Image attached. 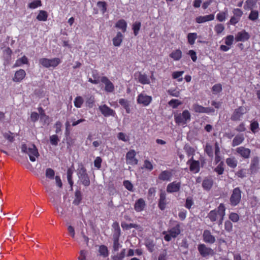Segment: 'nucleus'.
Instances as JSON below:
<instances>
[{
    "label": "nucleus",
    "instance_id": "1",
    "mask_svg": "<svg viewBox=\"0 0 260 260\" xmlns=\"http://www.w3.org/2000/svg\"><path fill=\"white\" fill-rule=\"evenodd\" d=\"M21 151L28 155L29 159L31 161H35L36 157H38L39 156L38 149L34 144L28 146L26 144H22L21 146Z\"/></svg>",
    "mask_w": 260,
    "mask_h": 260
},
{
    "label": "nucleus",
    "instance_id": "2",
    "mask_svg": "<svg viewBox=\"0 0 260 260\" xmlns=\"http://www.w3.org/2000/svg\"><path fill=\"white\" fill-rule=\"evenodd\" d=\"M167 232L164 231L162 234L165 235L164 239L166 241H170L172 238H176L181 233L180 224L177 222V224Z\"/></svg>",
    "mask_w": 260,
    "mask_h": 260
},
{
    "label": "nucleus",
    "instance_id": "3",
    "mask_svg": "<svg viewBox=\"0 0 260 260\" xmlns=\"http://www.w3.org/2000/svg\"><path fill=\"white\" fill-rule=\"evenodd\" d=\"M190 114L187 110H185L182 113H178L174 115L176 123L179 125H184L190 120Z\"/></svg>",
    "mask_w": 260,
    "mask_h": 260
},
{
    "label": "nucleus",
    "instance_id": "4",
    "mask_svg": "<svg viewBox=\"0 0 260 260\" xmlns=\"http://www.w3.org/2000/svg\"><path fill=\"white\" fill-rule=\"evenodd\" d=\"M77 174L82 184L85 186L90 185V179L86 173V169L82 164L79 166Z\"/></svg>",
    "mask_w": 260,
    "mask_h": 260
},
{
    "label": "nucleus",
    "instance_id": "5",
    "mask_svg": "<svg viewBox=\"0 0 260 260\" xmlns=\"http://www.w3.org/2000/svg\"><path fill=\"white\" fill-rule=\"evenodd\" d=\"M222 210L223 213L225 212V208L223 204H220L217 209L211 210L208 214V217L211 221L215 222L218 220L220 217V212Z\"/></svg>",
    "mask_w": 260,
    "mask_h": 260
},
{
    "label": "nucleus",
    "instance_id": "6",
    "mask_svg": "<svg viewBox=\"0 0 260 260\" xmlns=\"http://www.w3.org/2000/svg\"><path fill=\"white\" fill-rule=\"evenodd\" d=\"M61 61L59 58H54L52 59H48L46 58H41L39 60V63L45 68H55L60 63Z\"/></svg>",
    "mask_w": 260,
    "mask_h": 260
},
{
    "label": "nucleus",
    "instance_id": "7",
    "mask_svg": "<svg viewBox=\"0 0 260 260\" xmlns=\"http://www.w3.org/2000/svg\"><path fill=\"white\" fill-rule=\"evenodd\" d=\"M242 191L239 187H236L233 190L230 199L231 205L233 206H237L241 201Z\"/></svg>",
    "mask_w": 260,
    "mask_h": 260
},
{
    "label": "nucleus",
    "instance_id": "8",
    "mask_svg": "<svg viewBox=\"0 0 260 260\" xmlns=\"http://www.w3.org/2000/svg\"><path fill=\"white\" fill-rule=\"evenodd\" d=\"M198 250L200 255L203 257H207L214 254V250L211 248L207 247L205 244H199Z\"/></svg>",
    "mask_w": 260,
    "mask_h": 260
},
{
    "label": "nucleus",
    "instance_id": "9",
    "mask_svg": "<svg viewBox=\"0 0 260 260\" xmlns=\"http://www.w3.org/2000/svg\"><path fill=\"white\" fill-rule=\"evenodd\" d=\"M246 112V109L244 107L241 106L235 110L231 116V119L233 121L240 120L244 114Z\"/></svg>",
    "mask_w": 260,
    "mask_h": 260
},
{
    "label": "nucleus",
    "instance_id": "10",
    "mask_svg": "<svg viewBox=\"0 0 260 260\" xmlns=\"http://www.w3.org/2000/svg\"><path fill=\"white\" fill-rule=\"evenodd\" d=\"M137 101L138 104H142L144 106H147L151 102L152 97L144 93H141L138 96Z\"/></svg>",
    "mask_w": 260,
    "mask_h": 260
},
{
    "label": "nucleus",
    "instance_id": "11",
    "mask_svg": "<svg viewBox=\"0 0 260 260\" xmlns=\"http://www.w3.org/2000/svg\"><path fill=\"white\" fill-rule=\"evenodd\" d=\"M99 109L105 117L114 116L115 112L106 104L99 106Z\"/></svg>",
    "mask_w": 260,
    "mask_h": 260
},
{
    "label": "nucleus",
    "instance_id": "12",
    "mask_svg": "<svg viewBox=\"0 0 260 260\" xmlns=\"http://www.w3.org/2000/svg\"><path fill=\"white\" fill-rule=\"evenodd\" d=\"M187 165H189V170L193 173H197L200 170V162L199 160H195L193 157L189 159L187 162Z\"/></svg>",
    "mask_w": 260,
    "mask_h": 260
},
{
    "label": "nucleus",
    "instance_id": "13",
    "mask_svg": "<svg viewBox=\"0 0 260 260\" xmlns=\"http://www.w3.org/2000/svg\"><path fill=\"white\" fill-rule=\"evenodd\" d=\"M202 237L203 241L206 243L212 244L216 241V238L215 236L211 234L209 230H204Z\"/></svg>",
    "mask_w": 260,
    "mask_h": 260
},
{
    "label": "nucleus",
    "instance_id": "14",
    "mask_svg": "<svg viewBox=\"0 0 260 260\" xmlns=\"http://www.w3.org/2000/svg\"><path fill=\"white\" fill-rule=\"evenodd\" d=\"M136 152L134 150L128 151L126 155V162L132 165H136L138 163V160L135 158Z\"/></svg>",
    "mask_w": 260,
    "mask_h": 260
},
{
    "label": "nucleus",
    "instance_id": "15",
    "mask_svg": "<svg viewBox=\"0 0 260 260\" xmlns=\"http://www.w3.org/2000/svg\"><path fill=\"white\" fill-rule=\"evenodd\" d=\"M236 152L243 158H248L250 156L251 150L249 148L241 146L236 149Z\"/></svg>",
    "mask_w": 260,
    "mask_h": 260
},
{
    "label": "nucleus",
    "instance_id": "16",
    "mask_svg": "<svg viewBox=\"0 0 260 260\" xmlns=\"http://www.w3.org/2000/svg\"><path fill=\"white\" fill-rule=\"evenodd\" d=\"M181 187V183L174 181L169 183L167 186V191L169 193L178 192Z\"/></svg>",
    "mask_w": 260,
    "mask_h": 260
},
{
    "label": "nucleus",
    "instance_id": "17",
    "mask_svg": "<svg viewBox=\"0 0 260 260\" xmlns=\"http://www.w3.org/2000/svg\"><path fill=\"white\" fill-rule=\"evenodd\" d=\"M259 159L257 157H254L251 161L249 171L251 174H255L258 170Z\"/></svg>",
    "mask_w": 260,
    "mask_h": 260
},
{
    "label": "nucleus",
    "instance_id": "18",
    "mask_svg": "<svg viewBox=\"0 0 260 260\" xmlns=\"http://www.w3.org/2000/svg\"><path fill=\"white\" fill-rule=\"evenodd\" d=\"M250 38L249 34L245 30L238 32L236 37L235 40L237 42H245L248 40Z\"/></svg>",
    "mask_w": 260,
    "mask_h": 260
},
{
    "label": "nucleus",
    "instance_id": "19",
    "mask_svg": "<svg viewBox=\"0 0 260 260\" xmlns=\"http://www.w3.org/2000/svg\"><path fill=\"white\" fill-rule=\"evenodd\" d=\"M173 176L171 171L165 170L162 171L158 175V179L162 181H170Z\"/></svg>",
    "mask_w": 260,
    "mask_h": 260
},
{
    "label": "nucleus",
    "instance_id": "20",
    "mask_svg": "<svg viewBox=\"0 0 260 260\" xmlns=\"http://www.w3.org/2000/svg\"><path fill=\"white\" fill-rule=\"evenodd\" d=\"M101 82L105 85V90L108 92H112L114 89L113 83L106 77H103L101 78Z\"/></svg>",
    "mask_w": 260,
    "mask_h": 260
},
{
    "label": "nucleus",
    "instance_id": "21",
    "mask_svg": "<svg viewBox=\"0 0 260 260\" xmlns=\"http://www.w3.org/2000/svg\"><path fill=\"white\" fill-rule=\"evenodd\" d=\"M214 19V15L210 14L206 16H200L196 18V21L198 23H202Z\"/></svg>",
    "mask_w": 260,
    "mask_h": 260
},
{
    "label": "nucleus",
    "instance_id": "22",
    "mask_svg": "<svg viewBox=\"0 0 260 260\" xmlns=\"http://www.w3.org/2000/svg\"><path fill=\"white\" fill-rule=\"evenodd\" d=\"M159 208L164 210L166 206V194L164 191H161L158 204Z\"/></svg>",
    "mask_w": 260,
    "mask_h": 260
},
{
    "label": "nucleus",
    "instance_id": "23",
    "mask_svg": "<svg viewBox=\"0 0 260 260\" xmlns=\"http://www.w3.org/2000/svg\"><path fill=\"white\" fill-rule=\"evenodd\" d=\"M26 75L25 72L24 70L20 69L16 72L13 80L16 82H19L22 81Z\"/></svg>",
    "mask_w": 260,
    "mask_h": 260
},
{
    "label": "nucleus",
    "instance_id": "24",
    "mask_svg": "<svg viewBox=\"0 0 260 260\" xmlns=\"http://www.w3.org/2000/svg\"><path fill=\"white\" fill-rule=\"evenodd\" d=\"M145 206V203L144 200L140 198L136 202L134 205V209L137 212H141L143 210Z\"/></svg>",
    "mask_w": 260,
    "mask_h": 260
},
{
    "label": "nucleus",
    "instance_id": "25",
    "mask_svg": "<svg viewBox=\"0 0 260 260\" xmlns=\"http://www.w3.org/2000/svg\"><path fill=\"white\" fill-rule=\"evenodd\" d=\"M245 138L243 134H238L236 135L232 141V146L235 147L242 144Z\"/></svg>",
    "mask_w": 260,
    "mask_h": 260
},
{
    "label": "nucleus",
    "instance_id": "26",
    "mask_svg": "<svg viewBox=\"0 0 260 260\" xmlns=\"http://www.w3.org/2000/svg\"><path fill=\"white\" fill-rule=\"evenodd\" d=\"M213 181L211 178H205L202 183L203 188L206 190H209L212 187Z\"/></svg>",
    "mask_w": 260,
    "mask_h": 260
},
{
    "label": "nucleus",
    "instance_id": "27",
    "mask_svg": "<svg viewBox=\"0 0 260 260\" xmlns=\"http://www.w3.org/2000/svg\"><path fill=\"white\" fill-rule=\"evenodd\" d=\"M257 0H246L244 5V9L246 10H252L255 7Z\"/></svg>",
    "mask_w": 260,
    "mask_h": 260
},
{
    "label": "nucleus",
    "instance_id": "28",
    "mask_svg": "<svg viewBox=\"0 0 260 260\" xmlns=\"http://www.w3.org/2000/svg\"><path fill=\"white\" fill-rule=\"evenodd\" d=\"M123 36L120 32H118L116 37L113 39V44L115 46H119L123 40Z\"/></svg>",
    "mask_w": 260,
    "mask_h": 260
},
{
    "label": "nucleus",
    "instance_id": "29",
    "mask_svg": "<svg viewBox=\"0 0 260 260\" xmlns=\"http://www.w3.org/2000/svg\"><path fill=\"white\" fill-rule=\"evenodd\" d=\"M28 63V60L27 58L24 55L21 58H20L16 60L15 63L13 65V68H16L18 67H20L22 64H27Z\"/></svg>",
    "mask_w": 260,
    "mask_h": 260
},
{
    "label": "nucleus",
    "instance_id": "30",
    "mask_svg": "<svg viewBox=\"0 0 260 260\" xmlns=\"http://www.w3.org/2000/svg\"><path fill=\"white\" fill-rule=\"evenodd\" d=\"M170 57L174 60H179L182 57V52L179 49L175 50L170 54Z\"/></svg>",
    "mask_w": 260,
    "mask_h": 260
},
{
    "label": "nucleus",
    "instance_id": "31",
    "mask_svg": "<svg viewBox=\"0 0 260 260\" xmlns=\"http://www.w3.org/2000/svg\"><path fill=\"white\" fill-rule=\"evenodd\" d=\"M119 103L125 109L127 113H130L129 104L127 100L125 99H120L119 100Z\"/></svg>",
    "mask_w": 260,
    "mask_h": 260
},
{
    "label": "nucleus",
    "instance_id": "32",
    "mask_svg": "<svg viewBox=\"0 0 260 260\" xmlns=\"http://www.w3.org/2000/svg\"><path fill=\"white\" fill-rule=\"evenodd\" d=\"M225 161L227 165L231 168H235L237 166V160L234 157L226 158Z\"/></svg>",
    "mask_w": 260,
    "mask_h": 260
},
{
    "label": "nucleus",
    "instance_id": "33",
    "mask_svg": "<svg viewBox=\"0 0 260 260\" xmlns=\"http://www.w3.org/2000/svg\"><path fill=\"white\" fill-rule=\"evenodd\" d=\"M115 26L121 29L123 32H125L126 30L127 23L124 20L121 19L117 22Z\"/></svg>",
    "mask_w": 260,
    "mask_h": 260
},
{
    "label": "nucleus",
    "instance_id": "34",
    "mask_svg": "<svg viewBox=\"0 0 260 260\" xmlns=\"http://www.w3.org/2000/svg\"><path fill=\"white\" fill-rule=\"evenodd\" d=\"M138 80L142 84H148L150 83V80L148 76L145 74L140 73L138 76Z\"/></svg>",
    "mask_w": 260,
    "mask_h": 260
},
{
    "label": "nucleus",
    "instance_id": "35",
    "mask_svg": "<svg viewBox=\"0 0 260 260\" xmlns=\"http://www.w3.org/2000/svg\"><path fill=\"white\" fill-rule=\"evenodd\" d=\"M125 249H123L120 253L112 256L113 260H123L125 256Z\"/></svg>",
    "mask_w": 260,
    "mask_h": 260
},
{
    "label": "nucleus",
    "instance_id": "36",
    "mask_svg": "<svg viewBox=\"0 0 260 260\" xmlns=\"http://www.w3.org/2000/svg\"><path fill=\"white\" fill-rule=\"evenodd\" d=\"M48 17L47 13L46 11L41 10L37 17V19L39 21H46Z\"/></svg>",
    "mask_w": 260,
    "mask_h": 260
},
{
    "label": "nucleus",
    "instance_id": "37",
    "mask_svg": "<svg viewBox=\"0 0 260 260\" xmlns=\"http://www.w3.org/2000/svg\"><path fill=\"white\" fill-rule=\"evenodd\" d=\"M228 9H226L224 12L219 13L216 16L217 19L220 22L224 21L226 19V16L228 15Z\"/></svg>",
    "mask_w": 260,
    "mask_h": 260
},
{
    "label": "nucleus",
    "instance_id": "38",
    "mask_svg": "<svg viewBox=\"0 0 260 260\" xmlns=\"http://www.w3.org/2000/svg\"><path fill=\"white\" fill-rule=\"evenodd\" d=\"M258 18V12L257 10H251L248 16V19L251 21H255Z\"/></svg>",
    "mask_w": 260,
    "mask_h": 260
},
{
    "label": "nucleus",
    "instance_id": "39",
    "mask_svg": "<svg viewBox=\"0 0 260 260\" xmlns=\"http://www.w3.org/2000/svg\"><path fill=\"white\" fill-rule=\"evenodd\" d=\"M73 174V170L71 168H69L67 170V179L69 183L71 186V189H72V186L73 185V181L72 180V175Z\"/></svg>",
    "mask_w": 260,
    "mask_h": 260
},
{
    "label": "nucleus",
    "instance_id": "40",
    "mask_svg": "<svg viewBox=\"0 0 260 260\" xmlns=\"http://www.w3.org/2000/svg\"><path fill=\"white\" fill-rule=\"evenodd\" d=\"M84 102L83 99L80 96H77L74 100V105L77 108H81Z\"/></svg>",
    "mask_w": 260,
    "mask_h": 260
},
{
    "label": "nucleus",
    "instance_id": "41",
    "mask_svg": "<svg viewBox=\"0 0 260 260\" xmlns=\"http://www.w3.org/2000/svg\"><path fill=\"white\" fill-rule=\"evenodd\" d=\"M99 252L100 254L104 257H107L108 255L109 252L108 248L105 245H101L99 247Z\"/></svg>",
    "mask_w": 260,
    "mask_h": 260
},
{
    "label": "nucleus",
    "instance_id": "42",
    "mask_svg": "<svg viewBox=\"0 0 260 260\" xmlns=\"http://www.w3.org/2000/svg\"><path fill=\"white\" fill-rule=\"evenodd\" d=\"M184 149L188 156H192L193 157L195 153V149L193 148L189 145H185Z\"/></svg>",
    "mask_w": 260,
    "mask_h": 260
},
{
    "label": "nucleus",
    "instance_id": "43",
    "mask_svg": "<svg viewBox=\"0 0 260 260\" xmlns=\"http://www.w3.org/2000/svg\"><path fill=\"white\" fill-rule=\"evenodd\" d=\"M82 200V193L80 190H76L75 192V199L74 203L75 205H79Z\"/></svg>",
    "mask_w": 260,
    "mask_h": 260
},
{
    "label": "nucleus",
    "instance_id": "44",
    "mask_svg": "<svg viewBox=\"0 0 260 260\" xmlns=\"http://www.w3.org/2000/svg\"><path fill=\"white\" fill-rule=\"evenodd\" d=\"M205 151L209 157L212 158L213 157L212 147L209 143L206 144Z\"/></svg>",
    "mask_w": 260,
    "mask_h": 260
},
{
    "label": "nucleus",
    "instance_id": "45",
    "mask_svg": "<svg viewBox=\"0 0 260 260\" xmlns=\"http://www.w3.org/2000/svg\"><path fill=\"white\" fill-rule=\"evenodd\" d=\"M141 22L139 21H136L133 24L132 28L134 30V34L135 36L138 35L141 27Z\"/></svg>",
    "mask_w": 260,
    "mask_h": 260
},
{
    "label": "nucleus",
    "instance_id": "46",
    "mask_svg": "<svg viewBox=\"0 0 260 260\" xmlns=\"http://www.w3.org/2000/svg\"><path fill=\"white\" fill-rule=\"evenodd\" d=\"M95 102L94 97L92 95H90L87 97L86 100V105L87 107L91 108L93 107L94 103Z\"/></svg>",
    "mask_w": 260,
    "mask_h": 260
},
{
    "label": "nucleus",
    "instance_id": "47",
    "mask_svg": "<svg viewBox=\"0 0 260 260\" xmlns=\"http://www.w3.org/2000/svg\"><path fill=\"white\" fill-rule=\"evenodd\" d=\"M197 38V34L196 33H189L187 36L188 43L190 45L194 44L196 39Z\"/></svg>",
    "mask_w": 260,
    "mask_h": 260
},
{
    "label": "nucleus",
    "instance_id": "48",
    "mask_svg": "<svg viewBox=\"0 0 260 260\" xmlns=\"http://www.w3.org/2000/svg\"><path fill=\"white\" fill-rule=\"evenodd\" d=\"M168 104L173 108L175 109L177 108L179 105H181L182 103L180 102L178 100L172 99L169 102Z\"/></svg>",
    "mask_w": 260,
    "mask_h": 260
},
{
    "label": "nucleus",
    "instance_id": "49",
    "mask_svg": "<svg viewBox=\"0 0 260 260\" xmlns=\"http://www.w3.org/2000/svg\"><path fill=\"white\" fill-rule=\"evenodd\" d=\"M184 71L174 72L172 74V77L173 79H178V81L181 82L183 80V78L181 77Z\"/></svg>",
    "mask_w": 260,
    "mask_h": 260
},
{
    "label": "nucleus",
    "instance_id": "50",
    "mask_svg": "<svg viewBox=\"0 0 260 260\" xmlns=\"http://www.w3.org/2000/svg\"><path fill=\"white\" fill-rule=\"evenodd\" d=\"M248 174V170L246 169H242L240 170H239L237 173H236V175L240 178H243L244 177H246L247 176V175Z\"/></svg>",
    "mask_w": 260,
    "mask_h": 260
},
{
    "label": "nucleus",
    "instance_id": "51",
    "mask_svg": "<svg viewBox=\"0 0 260 260\" xmlns=\"http://www.w3.org/2000/svg\"><path fill=\"white\" fill-rule=\"evenodd\" d=\"M120 235V229L119 226L117 224L115 227L113 235V240H119V238Z\"/></svg>",
    "mask_w": 260,
    "mask_h": 260
},
{
    "label": "nucleus",
    "instance_id": "52",
    "mask_svg": "<svg viewBox=\"0 0 260 260\" xmlns=\"http://www.w3.org/2000/svg\"><path fill=\"white\" fill-rule=\"evenodd\" d=\"M259 127V124L257 121H252L250 124V129L252 132L255 134L257 132V129Z\"/></svg>",
    "mask_w": 260,
    "mask_h": 260
},
{
    "label": "nucleus",
    "instance_id": "53",
    "mask_svg": "<svg viewBox=\"0 0 260 260\" xmlns=\"http://www.w3.org/2000/svg\"><path fill=\"white\" fill-rule=\"evenodd\" d=\"M223 162L221 161L218 165L215 168L214 171L216 172L218 174L221 175L223 173L224 168L223 167Z\"/></svg>",
    "mask_w": 260,
    "mask_h": 260
},
{
    "label": "nucleus",
    "instance_id": "54",
    "mask_svg": "<svg viewBox=\"0 0 260 260\" xmlns=\"http://www.w3.org/2000/svg\"><path fill=\"white\" fill-rule=\"evenodd\" d=\"M41 5L42 3L41 0H35L31 3H29L28 7L30 9H35L39 6H41Z\"/></svg>",
    "mask_w": 260,
    "mask_h": 260
},
{
    "label": "nucleus",
    "instance_id": "55",
    "mask_svg": "<svg viewBox=\"0 0 260 260\" xmlns=\"http://www.w3.org/2000/svg\"><path fill=\"white\" fill-rule=\"evenodd\" d=\"M98 7L101 9L103 14H104L107 11V4L105 2H98L97 3Z\"/></svg>",
    "mask_w": 260,
    "mask_h": 260
},
{
    "label": "nucleus",
    "instance_id": "56",
    "mask_svg": "<svg viewBox=\"0 0 260 260\" xmlns=\"http://www.w3.org/2000/svg\"><path fill=\"white\" fill-rule=\"evenodd\" d=\"M121 245L119 243V240H113V250L112 253L118 251Z\"/></svg>",
    "mask_w": 260,
    "mask_h": 260
},
{
    "label": "nucleus",
    "instance_id": "57",
    "mask_svg": "<svg viewBox=\"0 0 260 260\" xmlns=\"http://www.w3.org/2000/svg\"><path fill=\"white\" fill-rule=\"evenodd\" d=\"M121 226L123 229L127 230V229H131V228L138 229L139 227V225L136 224H134V223L127 224L126 223H122Z\"/></svg>",
    "mask_w": 260,
    "mask_h": 260
},
{
    "label": "nucleus",
    "instance_id": "58",
    "mask_svg": "<svg viewBox=\"0 0 260 260\" xmlns=\"http://www.w3.org/2000/svg\"><path fill=\"white\" fill-rule=\"evenodd\" d=\"M167 92L172 96L178 97L180 95V91L177 89L171 88L167 91Z\"/></svg>",
    "mask_w": 260,
    "mask_h": 260
},
{
    "label": "nucleus",
    "instance_id": "59",
    "mask_svg": "<svg viewBox=\"0 0 260 260\" xmlns=\"http://www.w3.org/2000/svg\"><path fill=\"white\" fill-rule=\"evenodd\" d=\"M229 219L234 222H237L239 220V216L236 213L232 212L229 215Z\"/></svg>",
    "mask_w": 260,
    "mask_h": 260
},
{
    "label": "nucleus",
    "instance_id": "60",
    "mask_svg": "<svg viewBox=\"0 0 260 260\" xmlns=\"http://www.w3.org/2000/svg\"><path fill=\"white\" fill-rule=\"evenodd\" d=\"M59 141V140L58 136L56 135H54L50 137V141L52 145H57Z\"/></svg>",
    "mask_w": 260,
    "mask_h": 260
},
{
    "label": "nucleus",
    "instance_id": "61",
    "mask_svg": "<svg viewBox=\"0 0 260 260\" xmlns=\"http://www.w3.org/2000/svg\"><path fill=\"white\" fill-rule=\"evenodd\" d=\"M212 89L214 94H217L222 90V86L220 84H215Z\"/></svg>",
    "mask_w": 260,
    "mask_h": 260
},
{
    "label": "nucleus",
    "instance_id": "62",
    "mask_svg": "<svg viewBox=\"0 0 260 260\" xmlns=\"http://www.w3.org/2000/svg\"><path fill=\"white\" fill-rule=\"evenodd\" d=\"M224 29V26L222 24H218L215 25L214 30L217 34H221Z\"/></svg>",
    "mask_w": 260,
    "mask_h": 260
},
{
    "label": "nucleus",
    "instance_id": "63",
    "mask_svg": "<svg viewBox=\"0 0 260 260\" xmlns=\"http://www.w3.org/2000/svg\"><path fill=\"white\" fill-rule=\"evenodd\" d=\"M233 13L234 14V16L239 18L240 19L243 14V11L241 9L238 8L234 9L233 10Z\"/></svg>",
    "mask_w": 260,
    "mask_h": 260
},
{
    "label": "nucleus",
    "instance_id": "64",
    "mask_svg": "<svg viewBox=\"0 0 260 260\" xmlns=\"http://www.w3.org/2000/svg\"><path fill=\"white\" fill-rule=\"evenodd\" d=\"M193 108L194 111L196 112H198V113H204V112L205 107H204L201 105H199L198 104H194L193 105Z\"/></svg>",
    "mask_w": 260,
    "mask_h": 260
}]
</instances>
